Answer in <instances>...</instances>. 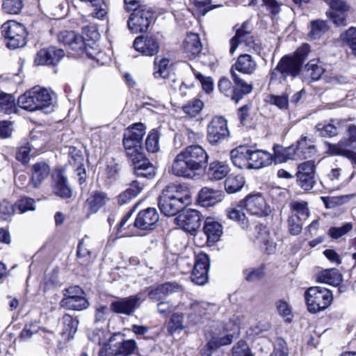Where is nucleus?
<instances>
[{
    "instance_id": "obj_34",
    "label": "nucleus",
    "mask_w": 356,
    "mask_h": 356,
    "mask_svg": "<svg viewBox=\"0 0 356 356\" xmlns=\"http://www.w3.org/2000/svg\"><path fill=\"white\" fill-rule=\"evenodd\" d=\"M229 172L228 165L224 162L215 161L210 163L208 176L211 180L218 181L225 177Z\"/></svg>"
},
{
    "instance_id": "obj_25",
    "label": "nucleus",
    "mask_w": 356,
    "mask_h": 356,
    "mask_svg": "<svg viewBox=\"0 0 356 356\" xmlns=\"http://www.w3.org/2000/svg\"><path fill=\"white\" fill-rule=\"evenodd\" d=\"M203 232L207 236V243L212 245L220 239L222 234V227L213 218H207L204 222Z\"/></svg>"
},
{
    "instance_id": "obj_58",
    "label": "nucleus",
    "mask_w": 356,
    "mask_h": 356,
    "mask_svg": "<svg viewBox=\"0 0 356 356\" xmlns=\"http://www.w3.org/2000/svg\"><path fill=\"white\" fill-rule=\"evenodd\" d=\"M276 307L279 314L284 318L286 321L290 322L293 315L291 308L286 301L280 300L276 302Z\"/></svg>"
},
{
    "instance_id": "obj_50",
    "label": "nucleus",
    "mask_w": 356,
    "mask_h": 356,
    "mask_svg": "<svg viewBox=\"0 0 356 356\" xmlns=\"http://www.w3.org/2000/svg\"><path fill=\"white\" fill-rule=\"evenodd\" d=\"M184 328V315L181 313H173L168 324V331L173 333L177 330H183Z\"/></svg>"
},
{
    "instance_id": "obj_44",
    "label": "nucleus",
    "mask_w": 356,
    "mask_h": 356,
    "mask_svg": "<svg viewBox=\"0 0 356 356\" xmlns=\"http://www.w3.org/2000/svg\"><path fill=\"white\" fill-rule=\"evenodd\" d=\"M289 207L291 211V215L299 216L304 220L309 216L308 204L305 201H293L289 204Z\"/></svg>"
},
{
    "instance_id": "obj_36",
    "label": "nucleus",
    "mask_w": 356,
    "mask_h": 356,
    "mask_svg": "<svg viewBox=\"0 0 356 356\" xmlns=\"http://www.w3.org/2000/svg\"><path fill=\"white\" fill-rule=\"evenodd\" d=\"M341 169L337 165H331L330 170L326 173L324 179L325 187L330 191H337L340 188L339 179L341 177Z\"/></svg>"
},
{
    "instance_id": "obj_22",
    "label": "nucleus",
    "mask_w": 356,
    "mask_h": 356,
    "mask_svg": "<svg viewBox=\"0 0 356 356\" xmlns=\"http://www.w3.org/2000/svg\"><path fill=\"white\" fill-rule=\"evenodd\" d=\"M250 169H260L270 165L273 162V156L262 149H253L250 147Z\"/></svg>"
},
{
    "instance_id": "obj_54",
    "label": "nucleus",
    "mask_w": 356,
    "mask_h": 356,
    "mask_svg": "<svg viewBox=\"0 0 356 356\" xmlns=\"http://www.w3.org/2000/svg\"><path fill=\"white\" fill-rule=\"evenodd\" d=\"M316 129L322 137H332L337 134V127L331 123H318L316 126Z\"/></svg>"
},
{
    "instance_id": "obj_12",
    "label": "nucleus",
    "mask_w": 356,
    "mask_h": 356,
    "mask_svg": "<svg viewBox=\"0 0 356 356\" xmlns=\"http://www.w3.org/2000/svg\"><path fill=\"white\" fill-rule=\"evenodd\" d=\"M58 41L65 45H68L73 50H85L87 54L92 59L98 60V56L100 53L94 54L89 51L88 46L89 44L86 42V40L82 36L76 34L74 31H63L58 36Z\"/></svg>"
},
{
    "instance_id": "obj_2",
    "label": "nucleus",
    "mask_w": 356,
    "mask_h": 356,
    "mask_svg": "<svg viewBox=\"0 0 356 356\" xmlns=\"http://www.w3.org/2000/svg\"><path fill=\"white\" fill-rule=\"evenodd\" d=\"M190 193L180 185H170L164 188L158 200L161 211L165 216H174L191 202Z\"/></svg>"
},
{
    "instance_id": "obj_4",
    "label": "nucleus",
    "mask_w": 356,
    "mask_h": 356,
    "mask_svg": "<svg viewBox=\"0 0 356 356\" xmlns=\"http://www.w3.org/2000/svg\"><path fill=\"white\" fill-rule=\"evenodd\" d=\"M145 134V129L142 123H136L126 129L123 145L127 157L134 156V154L141 157V153H143L141 143Z\"/></svg>"
},
{
    "instance_id": "obj_21",
    "label": "nucleus",
    "mask_w": 356,
    "mask_h": 356,
    "mask_svg": "<svg viewBox=\"0 0 356 356\" xmlns=\"http://www.w3.org/2000/svg\"><path fill=\"white\" fill-rule=\"evenodd\" d=\"M231 76L234 81V86L231 99L236 103H238L245 95L252 91V84L247 83L241 79L235 71L230 70Z\"/></svg>"
},
{
    "instance_id": "obj_16",
    "label": "nucleus",
    "mask_w": 356,
    "mask_h": 356,
    "mask_svg": "<svg viewBox=\"0 0 356 356\" xmlns=\"http://www.w3.org/2000/svg\"><path fill=\"white\" fill-rule=\"evenodd\" d=\"M64 56L65 53L63 49L50 47L47 49H42L38 52L35 58V63L38 65H55Z\"/></svg>"
},
{
    "instance_id": "obj_41",
    "label": "nucleus",
    "mask_w": 356,
    "mask_h": 356,
    "mask_svg": "<svg viewBox=\"0 0 356 356\" xmlns=\"http://www.w3.org/2000/svg\"><path fill=\"white\" fill-rule=\"evenodd\" d=\"M245 180L241 175H229L225 181V188L228 193L239 191L243 186Z\"/></svg>"
},
{
    "instance_id": "obj_10",
    "label": "nucleus",
    "mask_w": 356,
    "mask_h": 356,
    "mask_svg": "<svg viewBox=\"0 0 356 356\" xmlns=\"http://www.w3.org/2000/svg\"><path fill=\"white\" fill-rule=\"evenodd\" d=\"M229 136L226 119L222 116L213 117L207 125V140L211 145H216Z\"/></svg>"
},
{
    "instance_id": "obj_11",
    "label": "nucleus",
    "mask_w": 356,
    "mask_h": 356,
    "mask_svg": "<svg viewBox=\"0 0 356 356\" xmlns=\"http://www.w3.org/2000/svg\"><path fill=\"white\" fill-rule=\"evenodd\" d=\"M174 222L181 229L193 234L201 225L200 213L191 209L183 210L174 219Z\"/></svg>"
},
{
    "instance_id": "obj_1",
    "label": "nucleus",
    "mask_w": 356,
    "mask_h": 356,
    "mask_svg": "<svg viewBox=\"0 0 356 356\" xmlns=\"http://www.w3.org/2000/svg\"><path fill=\"white\" fill-rule=\"evenodd\" d=\"M208 160V154L202 146L189 145L176 155L171 172L177 177L193 178L197 172L206 168Z\"/></svg>"
},
{
    "instance_id": "obj_49",
    "label": "nucleus",
    "mask_w": 356,
    "mask_h": 356,
    "mask_svg": "<svg viewBox=\"0 0 356 356\" xmlns=\"http://www.w3.org/2000/svg\"><path fill=\"white\" fill-rule=\"evenodd\" d=\"M208 270L209 268H193L190 277L191 281L197 285L205 284L209 280Z\"/></svg>"
},
{
    "instance_id": "obj_15",
    "label": "nucleus",
    "mask_w": 356,
    "mask_h": 356,
    "mask_svg": "<svg viewBox=\"0 0 356 356\" xmlns=\"http://www.w3.org/2000/svg\"><path fill=\"white\" fill-rule=\"evenodd\" d=\"M145 299V296L144 295V292L140 291L135 296L122 298L112 302L111 309L115 313L130 315L138 307L139 302L143 301Z\"/></svg>"
},
{
    "instance_id": "obj_60",
    "label": "nucleus",
    "mask_w": 356,
    "mask_h": 356,
    "mask_svg": "<svg viewBox=\"0 0 356 356\" xmlns=\"http://www.w3.org/2000/svg\"><path fill=\"white\" fill-rule=\"evenodd\" d=\"M17 211L16 206L8 201L3 200L0 203V218L6 220Z\"/></svg>"
},
{
    "instance_id": "obj_23",
    "label": "nucleus",
    "mask_w": 356,
    "mask_h": 356,
    "mask_svg": "<svg viewBox=\"0 0 356 356\" xmlns=\"http://www.w3.org/2000/svg\"><path fill=\"white\" fill-rule=\"evenodd\" d=\"M211 306V304L207 302L191 300L189 303L191 312L188 316L189 321L193 324L200 323L203 316L208 314Z\"/></svg>"
},
{
    "instance_id": "obj_62",
    "label": "nucleus",
    "mask_w": 356,
    "mask_h": 356,
    "mask_svg": "<svg viewBox=\"0 0 356 356\" xmlns=\"http://www.w3.org/2000/svg\"><path fill=\"white\" fill-rule=\"evenodd\" d=\"M31 151V147L29 143L19 147L16 152V159L22 163H27L30 160Z\"/></svg>"
},
{
    "instance_id": "obj_17",
    "label": "nucleus",
    "mask_w": 356,
    "mask_h": 356,
    "mask_svg": "<svg viewBox=\"0 0 356 356\" xmlns=\"http://www.w3.org/2000/svg\"><path fill=\"white\" fill-rule=\"evenodd\" d=\"M127 158L132 162L134 172L137 176L152 178L155 175V168L145 158L144 153H141V157L134 154V156Z\"/></svg>"
},
{
    "instance_id": "obj_26",
    "label": "nucleus",
    "mask_w": 356,
    "mask_h": 356,
    "mask_svg": "<svg viewBox=\"0 0 356 356\" xmlns=\"http://www.w3.org/2000/svg\"><path fill=\"white\" fill-rule=\"evenodd\" d=\"M222 200L220 191L204 187L198 195V202L204 207H212Z\"/></svg>"
},
{
    "instance_id": "obj_43",
    "label": "nucleus",
    "mask_w": 356,
    "mask_h": 356,
    "mask_svg": "<svg viewBox=\"0 0 356 356\" xmlns=\"http://www.w3.org/2000/svg\"><path fill=\"white\" fill-rule=\"evenodd\" d=\"M0 111L8 115L17 111L15 99L13 95L9 94L0 95Z\"/></svg>"
},
{
    "instance_id": "obj_47",
    "label": "nucleus",
    "mask_w": 356,
    "mask_h": 356,
    "mask_svg": "<svg viewBox=\"0 0 356 356\" xmlns=\"http://www.w3.org/2000/svg\"><path fill=\"white\" fill-rule=\"evenodd\" d=\"M328 30L327 23L323 20H314L311 22V29L309 35L312 39L321 38Z\"/></svg>"
},
{
    "instance_id": "obj_38",
    "label": "nucleus",
    "mask_w": 356,
    "mask_h": 356,
    "mask_svg": "<svg viewBox=\"0 0 356 356\" xmlns=\"http://www.w3.org/2000/svg\"><path fill=\"white\" fill-rule=\"evenodd\" d=\"M60 306L70 310L82 311L88 307L89 302L86 297L63 298L60 301Z\"/></svg>"
},
{
    "instance_id": "obj_30",
    "label": "nucleus",
    "mask_w": 356,
    "mask_h": 356,
    "mask_svg": "<svg viewBox=\"0 0 356 356\" xmlns=\"http://www.w3.org/2000/svg\"><path fill=\"white\" fill-rule=\"evenodd\" d=\"M317 281L333 286H338L342 282V275L337 268H325L317 275Z\"/></svg>"
},
{
    "instance_id": "obj_28",
    "label": "nucleus",
    "mask_w": 356,
    "mask_h": 356,
    "mask_svg": "<svg viewBox=\"0 0 356 356\" xmlns=\"http://www.w3.org/2000/svg\"><path fill=\"white\" fill-rule=\"evenodd\" d=\"M257 67V63L249 54H243L238 56L236 62L232 65L231 70H237L246 74H252Z\"/></svg>"
},
{
    "instance_id": "obj_35",
    "label": "nucleus",
    "mask_w": 356,
    "mask_h": 356,
    "mask_svg": "<svg viewBox=\"0 0 356 356\" xmlns=\"http://www.w3.org/2000/svg\"><path fill=\"white\" fill-rule=\"evenodd\" d=\"M202 47L200 37L197 33H190L187 34L184 41V48L188 54L196 56L200 53Z\"/></svg>"
},
{
    "instance_id": "obj_8",
    "label": "nucleus",
    "mask_w": 356,
    "mask_h": 356,
    "mask_svg": "<svg viewBox=\"0 0 356 356\" xmlns=\"http://www.w3.org/2000/svg\"><path fill=\"white\" fill-rule=\"evenodd\" d=\"M3 35L7 40V47L15 49L26 44L27 31L25 26L15 21H8L1 26Z\"/></svg>"
},
{
    "instance_id": "obj_5",
    "label": "nucleus",
    "mask_w": 356,
    "mask_h": 356,
    "mask_svg": "<svg viewBox=\"0 0 356 356\" xmlns=\"http://www.w3.org/2000/svg\"><path fill=\"white\" fill-rule=\"evenodd\" d=\"M308 310L314 314L327 308L332 301V294L327 289L320 286L309 287L305 293Z\"/></svg>"
},
{
    "instance_id": "obj_53",
    "label": "nucleus",
    "mask_w": 356,
    "mask_h": 356,
    "mask_svg": "<svg viewBox=\"0 0 356 356\" xmlns=\"http://www.w3.org/2000/svg\"><path fill=\"white\" fill-rule=\"evenodd\" d=\"M353 228L351 222H346L341 227H332L328 230L329 236L333 239H338L340 237L346 235Z\"/></svg>"
},
{
    "instance_id": "obj_56",
    "label": "nucleus",
    "mask_w": 356,
    "mask_h": 356,
    "mask_svg": "<svg viewBox=\"0 0 356 356\" xmlns=\"http://www.w3.org/2000/svg\"><path fill=\"white\" fill-rule=\"evenodd\" d=\"M17 211L19 213H24L29 211H35V205L33 199L30 197H22L15 204Z\"/></svg>"
},
{
    "instance_id": "obj_13",
    "label": "nucleus",
    "mask_w": 356,
    "mask_h": 356,
    "mask_svg": "<svg viewBox=\"0 0 356 356\" xmlns=\"http://www.w3.org/2000/svg\"><path fill=\"white\" fill-rule=\"evenodd\" d=\"M247 211L253 216H266L270 212L264 197L260 193L250 194L242 201Z\"/></svg>"
},
{
    "instance_id": "obj_64",
    "label": "nucleus",
    "mask_w": 356,
    "mask_h": 356,
    "mask_svg": "<svg viewBox=\"0 0 356 356\" xmlns=\"http://www.w3.org/2000/svg\"><path fill=\"white\" fill-rule=\"evenodd\" d=\"M271 356H288L286 343L282 338L275 340L273 353Z\"/></svg>"
},
{
    "instance_id": "obj_40",
    "label": "nucleus",
    "mask_w": 356,
    "mask_h": 356,
    "mask_svg": "<svg viewBox=\"0 0 356 356\" xmlns=\"http://www.w3.org/2000/svg\"><path fill=\"white\" fill-rule=\"evenodd\" d=\"M62 323L63 325L62 334L67 339L73 338L78 329L79 321L69 314H65L62 318Z\"/></svg>"
},
{
    "instance_id": "obj_59",
    "label": "nucleus",
    "mask_w": 356,
    "mask_h": 356,
    "mask_svg": "<svg viewBox=\"0 0 356 356\" xmlns=\"http://www.w3.org/2000/svg\"><path fill=\"white\" fill-rule=\"evenodd\" d=\"M22 0H5L3 3V9L10 14H17L23 8Z\"/></svg>"
},
{
    "instance_id": "obj_20",
    "label": "nucleus",
    "mask_w": 356,
    "mask_h": 356,
    "mask_svg": "<svg viewBox=\"0 0 356 356\" xmlns=\"http://www.w3.org/2000/svg\"><path fill=\"white\" fill-rule=\"evenodd\" d=\"M305 141V138L304 140H301V141H299L296 147H289L287 148H281L279 150H275L274 159L275 162L282 163L290 159L295 160L301 159L302 157L306 158L303 152Z\"/></svg>"
},
{
    "instance_id": "obj_51",
    "label": "nucleus",
    "mask_w": 356,
    "mask_h": 356,
    "mask_svg": "<svg viewBox=\"0 0 356 356\" xmlns=\"http://www.w3.org/2000/svg\"><path fill=\"white\" fill-rule=\"evenodd\" d=\"M203 106L204 104L201 100L194 99L183 106V111L186 115L191 117H195L202 110Z\"/></svg>"
},
{
    "instance_id": "obj_39",
    "label": "nucleus",
    "mask_w": 356,
    "mask_h": 356,
    "mask_svg": "<svg viewBox=\"0 0 356 356\" xmlns=\"http://www.w3.org/2000/svg\"><path fill=\"white\" fill-rule=\"evenodd\" d=\"M248 39H251V33L247 30V26L243 24L242 26L236 31L235 35L230 40V54H233L238 44L245 43Z\"/></svg>"
},
{
    "instance_id": "obj_31",
    "label": "nucleus",
    "mask_w": 356,
    "mask_h": 356,
    "mask_svg": "<svg viewBox=\"0 0 356 356\" xmlns=\"http://www.w3.org/2000/svg\"><path fill=\"white\" fill-rule=\"evenodd\" d=\"M49 166L44 162L35 163L32 168L31 182L35 188L39 187L42 182L49 176Z\"/></svg>"
},
{
    "instance_id": "obj_57",
    "label": "nucleus",
    "mask_w": 356,
    "mask_h": 356,
    "mask_svg": "<svg viewBox=\"0 0 356 356\" xmlns=\"http://www.w3.org/2000/svg\"><path fill=\"white\" fill-rule=\"evenodd\" d=\"M304 220L295 215H290L288 219L289 230L292 235H298L302 229Z\"/></svg>"
},
{
    "instance_id": "obj_52",
    "label": "nucleus",
    "mask_w": 356,
    "mask_h": 356,
    "mask_svg": "<svg viewBox=\"0 0 356 356\" xmlns=\"http://www.w3.org/2000/svg\"><path fill=\"white\" fill-rule=\"evenodd\" d=\"M348 138L340 140L342 149H356V125H350L348 129Z\"/></svg>"
},
{
    "instance_id": "obj_55",
    "label": "nucleus",
    "mask_w": 356,
    "mask_h": 356,
    "mask_svg": "<svg viewBox=\"0 0 356 356\" xmlns=\"http://www.w3.org/2000/svg\"><path fill=\"white\" fill-rule=\"evenodd\" d=\"M159 136L153 130L147 136L145 141L146 149L149 152L154 153L159 149Z\"/></svg>"
},
{
    "instance_id": "obj_48",
    "label": "nucleus",
    "mask_w": 356,
    "mask_h": 356,
    "mask_svg": "<svg viewBox=\"0 0 356 356\" xmlns=\"http://www.w3.org/2000/svg\"><path fill=\"white\" fill-rule=\"evenodd\" d=\"M341 40L349 46L353 54L356 56V27H350L346 31L341 33Z\"/></svg>"
},
{
    "instance_id": "obj_6",
    "label": "nucleus",
    "mask_w": 356,
    "mask_h": 356,
    "mask_svg": "<svg viewBox=\"0 0 356 356\" xmlns=\"http://www.w3.org/2000/svg\"><path fill=\"white\" fill-rule=\"evenodd\" d=\"M301 67L300 60L294 59L291 56H284L271 72L270 81L282 83L288 77L293 79L300 74Z\"/></svg>"
},
{
    "instance_id": "obj_63",
    "label": "nucleus",
    "mask_w": 356,
    "mask_h": 356,
    "mask_svg": "<svg viewBox=\"0 0 356 356\" xmlns=\"http://www.w3.org/2000/svg\"><path fill=\"white\" fill-rule=\"evenodd\" d=\"M245 280L248 282H256L261 279L265 273L263 268H246L244 271Z\"/></svg>"
},
{
    "instance_id": "obj_37",
    "label": "nucleus",
    "mask_w": 356,
    "mask_h": 356,
    "mask_svg": "<svg viewBox=\"0 0 356 356\" xmlns=\"http://www.w3.org/2000/svg\"><path fill=\"white\" fill-rule=\"evenodd\" d=\"M108 200L107 195L102 191H95L86 200L91 213L97 212Z\"/></svg>"
},
{
    "instance_id": "obj_7",
    "label": "nucleus",
    "mask_w": 356,
    "mask_h": 356,
    "mask_svg": "<svg viewBox=\"0 0 356 356\" xmlns=\"http://www.w3.org/2000/svg\"><path fill=\"white\" fill-rule=\"evenodd\" d=\"M225 329L227 331L232 332V334H227L222 337H213L204 346L201 350L202 354H207L208 353H215V354L222 355L220 347L230 344L234 338V335L239 334V319L237 316L232 318L226 324Z\"/></svg>"
},
{
    "instance_id": "obj_24",
    "label": "nucleus",
    "mask_w": 356,
    "mask_h": 356,
    "mask_svg": "<svg viewBox=\"0 0 356 356\" xmlns=\"http://www.w3.org/2000/svg\"><path fill=\"white\" fill-rule=\"evenodd\" d=\"M250 147L238 146L230 152L233 164L240 169H250Z\"/></svg>"
},
{
    "instance_id": "obj_18",
    "label": "nucleus",
    "mask_w": 356,
    "mask_h": 356,
    "mask_svg": "<svg viewBox=\"0 0 356 356\" xmlns=\"http://www.w3.org/2000/svg\"><path fill=\"white\" fill-rule=\"evenodd\" d=\"M159 219V213L154 208H147L140 211L134 222V225L140 229H152Z\"/></svg>"
},
{
    "instance_id": "obj_19",
    "label": "nucleus",
    "mask_w": 356,
    "mask_h": 356,
    "mask_svg": "<svg viewBox=\"0 0 356 356\" xmlns=\"http://www.w3.org/2000/svg\"><path fill=\"white\" fill-rule=\"evenodd\" d=\"M181 286L175 282H166L157 286L146 288L144 292L147 293L148 297L154 301H159L165 296L179 291Z\"/></svg>"
},
{
    "instance_id": "obj_9",
    "label": "nucleus",
    "mask_w": 356,
    "mask_h": 356,
    "mask_svg": "<svg viewBox=\"0 0 356 356\" xmlns=\"http://www.w3.org/2000/svg\"><path fill=\"white\" fill-rule=\"evenodd\" d=\"M153 13L147 8H138L130 15L127 26L134 33L146 31L153 20Z\"/></svg>"
},
{
    "instance_id": "obj_42",
    "label": "nucleus",
    "mask_w": 356,
    "mask_h": 356,
    "mask_svg": "<svg viewBox=\"0 0 356 356\" xmlns=\"http://www.w3.org/2000/svg\"><path fill=\"white\" fill-rule=\"evenodd\" d=\"M170 60L165 58H163L159 61L157 58L154 60V67L155 72L154 76L155 78H163L167 79L170 76Z\"/></svg>"
},
{
    "instance_id": "obj_45",
    "label": "nucleus",
    "mask_w": 356,
    "mask_h": 356,
    "mask_svg": "<svg viewBox=\"0 0 356 356\" xmlns=\"http://www.w3.org/2000/svg\"><path fill=\"white\" fill-rule=\"evenodd\" d=\"M307 76L311 77L314 81L320 79L324 72L323 67L319 65V60L313 59L311 60L305 66Z\"/></svg>"
},
{
    "instance_id": "obj_61",
    "label": "nucleus",
    "mask_w": 356,
    "mask_h": 356,
    "mask_svg": "<svg viewBox=\"0 0 356 356\" xmlns=\"http://www.w3.org/2000/svg\"><path fill=\"white\" fill-rule=\"evenodd\" d=\"M251 353L248 343L243 340L238 341L232 350V356H248Z\"/></svg>"
},
{
    "instance_id": "obj_29",
    "label": "nucleus",
    "mask_w": 356,
    "mask_h": 356,
    "mask_svg": "<svg viewBox=\"0 0 356 356\" xmlns=\"http://www.w3.org/2000/svg\"><path fill=\"white\" fill-rule=\"evenodd\" d=\"M54 193L63 198H69L72 195V190L67 184V180L60 172L53 176Z\"/></svg>"
},
{
    "instance_id": "obj_27",
    "label": "nucleus",
    "mask_w": 356,
    "mask_h": 356,
    "mask_svg": "<svg viewBox=\"0 0 356 356\" xmlns=\"http://www.w3.org/2000/svg\"><path fill=\"white\" fill-rule=\"evenodd\" d=\"M136 347V342L134 340H123L110 346L109 350L111 352H108V354L111 355L109 356H127L134 353Z\"/></svg>"
},
{
    "instance_id": "obj_46",
    "label": "nucleus",
    "mask_w": 356,
    "mask_h": 356,
    "mask_svg": "<svg viewBox=\"0 0 356 356\" xmlns=\"http://www.w3.org/2000/svg\"><path fill=\"white\" fill-rule=\"evenodd\" d=\"M329 147L327 152L332 155H340L352 160L356 163V153L353 152L351 149H342L341 144L331 145L327 143Z\"/></svg>"
},
{
    "instance_id": "obj_32",
    "label": "nucleus",
    "mask_w": 356,
    "mask_h": 356,
    "mask_svg": "<svg viewBox=\"0 0 356 356\" xmlns=\"http://www.w3.org/2000/svg\"><path fill=\"white\" fill-rule=\"evenodd\" d=\"M93 241L90 237L85 236L79 243L77 247V257L81 264L89 263L92 252V245Z\"/></svg>"
},
{
    "instance_id": "obj_3",
    "label": "nucleus",
    "mask_w": 356,
    "mask_h": 356,
    "mask_svg": "<svg viewBox=\"0 0 356 356\" xmlns=\"http://www.w3.org/2000/svg\"><path fill=\"white\" fill-rule=\"evenodd\" d=\"M53 104V92L47 88L35 86L19 96L17 104L30 112L43 110Z\"/></svg>"
},
{
    "instance_id": "obj_14",
    "label": "nucleus",
    "mask_w": 356,
    "mask_h": 356,
    "mask_svg": "<svg viewBox=\"0 0 356 356\" xmlns=\"http://www.w3.org/2000/svg\"><path fill=\"white\" fill-rule=\"evenodd\" d=\"M133 46L137 51L146 56H155L160 49V43L155 35L138 36L134 40Z\"/></svg>"
},
{
    "instance_id": "obj_33",
    "label": "nucleus",
    "mask_w": 356,
    "mask_h": 356,
    "mask_svg": "<svg viewBox=\"0 0 356 356\" xmlns=\"http://www.w3.org/2000/svg\"><path fill=\"white\" fill-rule=\"evenodd\" d=\"M244 208L241 201L238 204L232 205L226 210L227 218L237 222L243 228L247 227L248 224L245 214L243 211Z\"/></svg>"
}]
</instances>
